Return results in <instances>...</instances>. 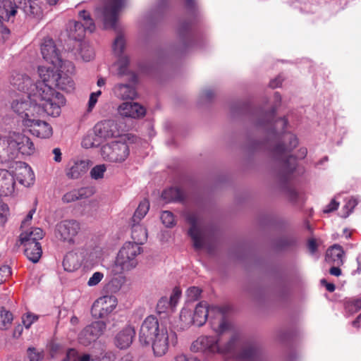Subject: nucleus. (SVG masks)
I'll list each match as a JSON object with an SVG mask.
<instances>
[{
    "instance_id": "1",
    "label": "nucleus",
    "mask_w": 361,
    "mask_h": 361,
    "mask_svg": "<svg viewBox=\"0 0 361 361\" xmlns=\"http://www.w3.org/2000/svg\"><path fill=\"white\" fill-rule=\"evenodd\" d=\"M71 62L65 61L57 67L39 66V76L41 80L35 87L38 92L35 95L39 98L47 115L53 117L59 116L61 112V106L66 104L63 95L52 89L56 86L67 92L74 90V82L70 75L73 73Z\"/></svg>"
},
{
    "instance_id": "2",
    "label": "nucleus",
    "mask_w": 361,
    "mask_h": 361,
    "mask_svg": "<svg viewBox=\"0 0 361 361\" xmlns=\"http://www.w3.org/2000/svg\"><path fill=\"white\" fill-rule=\"evenodd\" d=\"M287 123L285 118H280L275 121H260L257 124L267 132V140L264 145L279 162L280 176L284 180L289 178L296 168V159L290 153L298 145L295 135L285 132Z\"/></svg>"
},
{
    "instance_id": "3",
    "label": "nucleus",
    "mask_w": 361,
    "mask_h": 361,
    "mask_svg": "<svg viewBox=\"0 0 361 361\" xmlns=\"http://www.w3.org/2000/svg\"><path fill=\"white\" fill-rule=\"evenodd\" d=\"M140 341L145 344L152 343L156 356L161 357L166 353L169 343L176 342V334L169 331L163 324H159L154 316H149L143 321L139 334Z\"/></svg>"
},
{
    "instance_id": "4",
    "label": "nucleus",
    "mask_w": 361,
    "mask_h": 361,
    "mask_svg": "<svg viewBox=\"0 0 361 361\" xmlns=\"http://www.w3.org/2000/svg\"><path fill=\"white\" fill-rule=\"evenodd\" d=\"M202 336L195 340L190 346V350L194 353H202L206 355H213L216 353L224 354L234 353L239 342V336L235 334L224 345H220V335Z\"/></svg>"
},
{
    "instance_id": "5",
    "label": "nucleus",
    "mask_w": 361,
    "mask_h": 361,
    "mask_svg": "<svg viewBox=\"0 0 361 361\" xmlns=\"http://www.w3.org/2000/svg\"><path fill=\"white\" fill-rule=\"evenodd\" d=\"M213 312L216 314V317L213 319L211 317L210 322L212 329L216 333L224 334L228 331L231 325L224 318L221 310L216 307H209L207 302L202 301L198 303L192 314L193 324L201 326L207 321L209 314Z\"/></svg>"
},
{
    "instance_id": "6",
    "label": "nucleus",
    "mask_w": 361,
    "mask_h": 361,
    "mask_svg": "<svg viewBox=\"0 0 361 361\" xmlns=\"http://www.w3.org/2000/svg\"><path fill=\"white\" fill-rule=\"evenodd\" d=\"M185 217L190 224L188 235L190 237L195 250L202 249L207 244L209 237L207 228L201 214L194 212H186Z\"/></svg>"
},
{
    "instance_id": "7",
    "label": "nucleus",
    "mask_w": 361,
    "mask_h": 361,
    "mask_svg": "<svg viewBox=\"0 0 361 361\" xmlns=\"http://www.w3.org/2000/svg\"><path fill=\"white\" fill-rule=\"evenodd\" d=\"M141 252V247L136 243H126L119 250L114 264L116 274L130 271L137 264V257Z\"/></svg>"
},
{
    "instance_id": "8",
    "label": "nucleus",
    "mask_w": 361,
    "mask_h": 361,
    "mask_svg": "<svg viewBox=\"0 0 361 361\" xmlns=\"http://www.w3.org/2000/svg\"><path fill=\"white\" fill-rule=\"evenodd\" d=\"M78 15L84 20V23L70 20L66 25V32L69 38L79 41L83 38L86 30L92 32L95 25L90 14L85 10L80 11Z\"/></svg>"
},
{
    "instance_id": "9",
    "label": "nucleus",
    "mask_w": 361,
    "mask_h": 361,
    "mask_svg": "<svg viewBox=\"0 0 361 361\" xmlns=\"http://www.w3.org/2000/svg\"><path fill=\"white\" fill-rule=\"evenodd\" d=\"M42 102H35L33 100V97L26 94V97L17 99L14 100L11 104V107L15 112L18 114L24 115V122L27 118H31L35 114L39 115L43 112L46 113L43 106L41 105Z\"/></svg>"
},
{
    "instance_id": "10",
    "label": "nucleus",
    "mask_w": 361,
    "mask_h": 361,
    "mask_svg": "<svg viewBox=\"0 0 361 361\" xmlns=\"http://www.w3.org/2000/svg\"><path fill=\"white\" fill-rule=\"evenodd\" d=\"M130 154L128 145L123 142L116 141L104 145L101 148L102 159L111 163L124 161Z\"/></svg>"
},
{
    "instance_id": "11",
    "label": "nucleus",
    "mask_w": 361,
    "mask_h": 361,
    "mask_svg": "<svg viewBox=\"0 0 361 361\" xmlns=\"http://www.w3.org/2000/svg\"><path fill=\"white\" fill-rule=\"evenodd\" d=\"M126 0H105L102 8L97 9L105 28L114 27L120 11L125 6Z\"/></svg>"
},
{
    "instance_id": "12",
    "label": "nucleus",
    "mask_w": 361,
    "mask_h": 361,
    "mask_svg": "<svg viewBox=\"0 0 361 361\" xmlns=\"http://www.w3.org/2000/svg\"><path fill=\"white\" fill-rule=\"evenodd\" d=\"M117 305V299L113 295L98 298L92 305L91 314L94 318L104 319L110 314Z\"/></svg>"
},
{
    "instance_id": "13",
    "label": "nucleus",
    "mask_w": 361,
    "mask_h": 361,
    "mask_svg": "<svg viewBox=\"0 0 361 361\" xmlns=\"http://www.w3.org/2000/svg\"><path fill=\"white\" fill-rule=\"evenodd\" d=\"M105 329V322L102 321L92 322L84 328L79 334L78 337V342L84 346H88L99 338Z\"/></svg>"
},
{
    "instance_id": "14",
    "label": "nucleus",
    "mask_w": 361,
    "mask_h": 361,
    "mask_svg": "<svg viewBox=\"0 0 361 361\" xmlns=\"http://www.w3.org/2000/svg\"><path fill=\"white\" fill-rule=\"evenodd\" d=\"M80 229V224L77 221L64 220L56 225L55 233L59 240L73 243Z\"/></svg>"
},
{
    "instance_id": "15",
    "label": "nucleus",
    "mask_w": 361,
    "mask_h": 361,
    "mask_svg": "<svg viewBox=\"0 0 361 361\" xmlns=\"http://www.w3.org/2000/svg\"><path fill=\"white\" fill-rule=\"evenodd\" d=\"M10 82L13 87L25 94H28L30 98L31 96H32L34 101H40L39 98L35 95V93L38 91L35 87L38 85V81L32 84L30 78L27 75L20 73H13L11 77Z\"/></svg>"
},
{
    "instance_id": "16",
    "label": "nucleus",
    "mask_w": 361,
    "mask_h": 361,
    "mask_svg": "<svg viewBox=\"0 0 361 361\" xmlns=\"http://www.w3.org/2000/svg\"><path fill=\"white\" fill-rule=\"evenodd\" d=\"M41 53L43 59L51 64V67H57L63 62L62 61L59 51L51 38L44 39L41 44Z\"/></svg>"
},
{
    "instance_id": "17",
    "label": "nucleus",
    "mask_w": 361,
    "mask_h": 361,
    "mask_svg": "<svg viewBox=\"0 0 361 361\" xmlns=\"http://www.w3.org/2000/svg\"><path fill=\"white\" fill-rule=\"evenodd\" d=\"M98 139L102 142L109 138H112L119 135L117 124L113 120H105L97 123L93 128Z\"/></svg>"
},
{
    "instance_id": "18",
    "label": "nucleus",
    "mask_w": 361,
    "mask_h": 361,
    "mask_svg": "<svg viewBox=\"0 0 361 361\" xmlns=\"http://www.w3.org/2000/svg\"><path fill=\"white\" fill-rule=\"evenodd\" d=\"M17 158V149L13 140V133L0 137V161L7 162Z\"/></svg>"
},
{
    "instance_id": "19",
    "label": "nucleus",
    "mask_w": 361,
    "mask_h": 361,
    "mask_svg": "<svg viewBox=\"0 0 361 361\" xmlns=\"http://www.w3.org/2000/svg\"><path fill=\"white\" fill-rule=\"evenodd\" d=\"M25 125L30 128V132L40 138H48L52 135V128L45 121L35 118H27Z\"/></svg>"
},
{
    "instance_id": "20",
    "label": "nucleus",
    "mask_w": 361,
    "mask_h": 361,
    "mask_svg": "<svg viewBox=\"0 0 361 361\" xmlns=\"http://www.w3.org/2000/svg\"><path fill=\"white\" fill-rule=\"evenodd\" d=\"M13 140L17 149V157L20 154L30 156L35 152V147L30 137L21 134L13 133Z\"/></svg>"
},
{
    "instance_id": "21",
    "label": "nucleus",
    "mask_w": 361,
    "mask_h": 361,
    "mask_svg": "<svg viewBox=\"0 0 361 361\" xmlns=\"http://www.w3.org/2000/svg\"><path fill=\"white\" fill-rule=\"evenodd\" d=\"M118 111L122 116L133 118L142 117L146 113L144 106L137 102H124L118 106Z\"/></svg>"
},
{
    "instance_id": "22",
    "label": "nucleus",
    "mask_w": 361,
    "mask_h": 361,
    "mask_svg": "<svg viewBox=\"0 0 361 361\" xmlns=\"http://www.w3.org/2000/svg\"><path fill=\"white\" fill-rule=\"evenodd\" d=\"M15 186L14 176L7 170L0 169V194L4 196L13 195Z\"/></svg>"
},
{
    "instance_id": "23",
    "label": "nucleus",
    "mask_w": 361,
    "mask_h": 361,
    "mask_svg": "<svg viewBox=\"0 0 361 361\" xmlns=\"http://www.w3.org/2000/svg\"><path fill=\"white\" fill-rule=\"evenodd\" d=\"M49 5H55L59 0H44ZM24 12L27 16L34 18H39L42 16V9L38 6L36 0H24L23 3L20 4Z\"/></svg>"
},
{
    "instance_id": "24",
    "label": "nucleus",
    "mask_w": 361,
    "mask_h": 361,
    "mask_svg": "<svg viewBox=\"0 0 361 361\" xmlns=\"http://www.w3.org/2000/svg\"><path fill=\"white\" fill-rule=\"evenodd\" d=\"M135 334V331L131 326L125 327L116 334V345L121 349L128 348L133 342Z\"/></svg>"
},
{
    "instance_id": "25",
    "label": "nucleus",
    "mask_w": 361,
    "mask_h": 361,
    "mask_svg": "<svg viewBox=\"0 0 361 361\" xmlns=\"http://www.w3.org/2000/svg\"><path fill=\"white\" fill-rule=\"evenodd\" d=\"M344 251L342 247L335 244L330 247L326 252V261L335 266H341L343 264Z\"/></svg>"
},
{
    "instance_id": "26",
    "label": "nucleus",
    "mask_w": 361,
    "mask_h": 361,
    "mask_svg": "<svg viewBox=\"0 0 361 361\" xmlns=\"http://www.w3.org/2000/svg\"><path fill=\"white\" fill-rule=\"evenodd\" d=\"M44 231L39 228H32L29 231H23L20 235L21 244L24 246L27 243H39V240L42 239Z\"/></svg>"
},
{
    "instance_id": "27",
    "label": "nucleus",
    "mask_w": 361,
    "mask_h": 361,
    "mask_svg": "<svg viewBox=\"0 0 361 361\" xmlns=\"http://www.w3.org/2000/svg\"><path fill=\"white\" fill-rule=\"evenodd\" d=\"M17 179L25 187L32 185L35 181V174L31 167L25 163H20V171L18 173Z\"/></svg>"
},
{
    "instance_id": "28",
    "label": "nucleus",
    "mask_w": 361,
    "mask_h": 361,
    "mask_svg": "<svg viewBox=\"0 0 361 361\" xmlns=\"http://www.w3.org/2000/svg\"><path fill=\"white\" fill-rule=\"evenodd\" d=\"M89 161L80 160L75 161L67 171L66 175L72 179H77L83 176L88 170Z\"/></svg>"
},
{
    "instance_id": "29",
    "label": "nucleus",
    "mask_w": 361,
    "mask_h": 361,
    "mask_svg": "<svg viewBox=\"0 0 361 361\" xmlns=\"http://www.w3.org/2000/svg\"><path fill=\"white\" fill-rule=\"evenodd\" d=\"M16 13V8L10 0H0V24L8 21Z\"/></svg>"
},
{
    "instance_id": "30",
    "label": "nucleus",
    "mask_w": 361,
    "mask_h": 361,
    "mask_svg": "<svg viewBox=\"0 0 361 361\" xmlns=\"http://www.w3.org/2000/svg\"><path fill=\"white\" fill-rule=\"evenodd\" d=\"M239 357L245 361H259V350L254 344L244 345Z\"/></svg>"
},
{
    "instance_id": "31",
    "label": "nucleus",
    "mask_w": 361,
    "mask_h": 361,
    "mask_svg": "<svg viewBox=\"0 0 361 361\" xmlns=\"http://www.w3.org/2000/svg\"><path fill=\"white\" fill-rule=\"evenodd\" d=\"M114 92L116 97L122 99H133L136 96L135 88L129 85H117L114 88Z\"/></svg>"
},
{
    "instance_id": "32",
    "label": "nucleus",
    "mask_w": 361,
    "mask_h": 361,
    "mask_svg": "<svg viewBox=\"0 0 361 361\" xmlns=\"http://www.w3.org/2000/svg\"><path fill=\"white\" fill-rule=\"evenodd\" d=\"M24 247L25 255L27 258L33 263H37L39 260L42 253L40 243H27V245Z\"/></svg>"
},
{
    "instance_id": "33",
    "label": "nucleus",
    "mask_w": 361,
    "mask_h": 361,
    "mask_svg": "<svg viewBox=\"0 0 361 361\" xmlns=\"http://www.w3.org/2000/svg\"><path fill=\"white\" fill-rule=\"evenodd\" d=\"M80 262L77 253L70 252L66 255L63 261V266L66 271H73L80 267Z\"/></svg>"
},
{
    "instance_id": "34",
    "label": "nucleus",
    "mask_w": 361,
    "mask_h": 361,
    "mask_svg": "<svg viewBox=\"0 0 361 361\" xmlns=\"http://www.w3.org/2000/svg\"><path fill=\"white\" fill-rule=\"evenodd\" d=\"M132 227V238L134 240L133 243L138 245L143 244L147 238V230L137 223H131Z\"/></svg>"
},
{
    "instance_id": "35",
    "label": "nucleus",
    "mask_w": 361,
    "mask_h": 361,
    "mask_svg": "<svg viewBox=\"0 0 361 361\" xmlns=\"http://www.w3.org/2000/svg\"><path fill=\"white\" fill-rule=\"evenodd\" d=\"M184 192L178 188H170L165 190L161 195L166 202L181 201L184 198Z\"/></svg>"
},
{
    "instance_id": "36",
    "label": "nucleus",
    "mask_w": 361,
    "mask_h": 361,
    "mask_svg": "<svg viewBox=\"0 0 361 361\" xmlns=\"http://www.w3.org/2000/svg\"><path fill=\"white\" fill-rule=\"evenodd\" d=\"M98 138L99 137L97 136V134L94 130L92 129V131H90L83 137L81 145L84 148L86 149L98 147L102 143L101 140Z\"/></svg>"
},
{
    "instance_id": "37",
    "label": "nucleus",
    "mask_w": 361,
    "mask_h": 361,
    "mask_svg": "<svg viewBox=\"0 0 361 361\" xmlns=\"http://www.w3.org/2000/svg\"><path fill=\"white\" fill-rule=\"evenodd\" d=\"M149 209L148 200H143L139 204L131 220V223L140 224V221L145 216Z\"/></svg>"
},
{
    "instance_id": "38",
    "label": "nucleus",
    "mask_w": 361,
    "mask_h": 361,
    "mask_svg": "<svg viewBox=\"0 0 361 361\" xmlns=\"http://www.w3.org/2000/svg\"><path fill=\"white\" fill-rule=\"evenodd\" d=\"M128 64L129 59L126 56H120L114 65L116 74L119 76L128 75L129 73Z\"/></svg>"
},
{
    "instance_id": "39",
    "label": "nucleus",
    "mask_w": 361,
    "mask_h": 361,
    "mask_svg": "<svg viewBox=\"0 0 361 361\" xmlns=\"http://www.w3.org/2000/svg\"><path fill=\"white\" fill-rule=\"evenodd\" d=\"M13 319V314L4 309L0 310V329L6 330L11 326Z\"/></svg>"
},
{
    "instance_id": "40",
    "label": "nucleus",
    "mask_w": 361,
    "mask_h": 361,
    "mask_svg": "<svg viewBox=\"0 0 361 361\" xmlns=\"http://www.w3.org/2000/svg\"><path fill=\"white\" fill-rule=\"evenodd\" d=\"M345 310L350 314H353L361 310V298H352L345 302Z\"/></svg>"
},
{
    "instance_id": "41",
    "label": "nucleus",
    "mask_w": 361,
    "mask_h": 361,
    "mask_svg": "<svg viewBox=\"0 0 361 361\" xmlns=\"http://www.w3.org/2000/svg\"><path fill=\"white\" fill-rule=\"evenodd\" d=\"M106 171L105 164H99L94 166L90 171V176L94 180L103 178L104 173Z\"/></svg>"
},
{
    "instance_id": "42",
    "label": "nucleus",
    "mask_w": 361,
    "mask_h": 361,
    "mask_svg": "<svg viewBox=\"0 0 361 361\" xmlns=\"http://www.w3.org/2000/svg\"><path fill=\"white\" fill-rule=\"evenodd\" d=\"M125 39L123 36H118L113 44V50L115 54H116L118 57L121 56L123 49L125 48Z\"/></svg>"
},
{
    "instance_id": "43",
    "label": "nucleus",
    "mask_w": 361,
    "mask_h": 361,
    "mask_svg": "<svg viewBox=\"0 0 361 361\" xmlns=\"http://www.w3.org/2000/svg\"><path fill=\"white\" fill-rule=\"evenodd\" d=\"M27 356L29 361H42L44 358V352L37 350L34 347H30L27 349Z\"/></svg>"
},
{
    "instance_id": "44",
    "label": "nucleus",
    "mask_w": 361,
    "mask_h": 361,
    "mask_svg": "<svg viewBox=\"0 0 361 361\" xmlns=\"http://www.w3.org/2000/svg\"><path fill=\"white\" fill-rule=\"evenodd\" d=\"M80 55L85 61H90L94 58V54L92 47L86 44H82L80 49Z\"/></svg>"
},
{
    "instance_id": "45",
    "label": "nucleus",
    "mask_w": 361,
    "mask_h": 361,
    "mask_svg": "<svg viewBox=\"0 0 361 361\" xmlns=\"http://www.w3.org/2000/svg\"><path fill=\"white\" fill-rule=\"evenodd\" d=\"M162 223L166 227H172L175 225V218L173 214L169 211H164L161 215Z\"/></svg>"
},
{
    "instance_id": "46",
    "label": "nucleus",
    "mask_w": 361,
    "mask_h": 361,
    "mask_svg": "<svg viewBox=\"0 0 361 361\" xmlns=\"http://www.w3.org/2000/svg\"><path fill=\"white\" fill-rule=\"evenodd\" d=\"M10 216V209L7 204L0 202V224H5Z\"/></svg>"
},
{
    "instance_id": "47",
    "label": "nucleus",
    "mask_w": 361,
    "mask_h": 361,
    "mask_svg": "<svg viewBox=\"0 0 361 361\" xmlns=\"http://www.w3.org/2000/svg\"><path fill=\"white\" fill-rule=\"evenodd\" d=\"M173 308L167 297H162L157 302V310L161 314L165 312L168 309Z\"/></svg>"
},
{
    "instance_id": "48",
    "label": "nucleus",
    "mask_w": 361,
    "mask_h": 361,
    "mask_svg": "<svg viewBox=\"0 0 361 361\" xmlns=\"http://www.w3.org/2000/svg\"><path fill=\"white\" fill-rule=\"evenodd\" d=\"M78 195L79 199H85L91 197L95 192V190L93 187H83L77 190Z\"/></svg>"
},
{
    "instance_id": "49",
    "label": "nucleus",
    "mask_w": 361,
    "mask_h": 361,
    "mask_svg": "<svg viewBox=\"0 0 361 361\" xmlns=\"http://www.w3.org/2000/svg\"><path fill=\"white\" fill-rule=\"evenodd\" d=\"M180 320L186 325L193 324L192 315L190 311L188 309L183 308L180 314Z\"/></svg>"
},
{
    "instance_id": "50",
    "label": "nucleus",
    "mask_w": 361,
    "mask_h": 361,
    "mask_svg": "<svg viewBox=\"0 0 361 361\" xmlns=\"http://www.w3.org/2000/svg\"><path fill=\"white\" fill-rule=\"evenodd\" d=\"M78 200L80 199L78 195L77 190H73L70 192H66L62 197V200L65 203H70Z\"/></svg>"
},
{
    "instance_id": "51",
    "label": "nucleus",
    "mask_w": 361,
    "mask_h": 361,
    "mask_svg": "<svg viewBox=\"0 0 361 361\" xmlns=\"http://www.w3.org/2000/svg\"><path fill=\"white\" fill-rule=\"evenodd\" d=\"M104 278V274L102 272H94L87 281L89 286H94L97 285Z\"/></svg>"
},
{
    "instance_id": "52",
    "label": "nucleus",
    "mask_w": 361,
    "mask_h": 361,
    "mask_svg": "<svg viewBox=\"0 0 361 361\" xmlns=\"http://www.w3.org/2000/svg\"><path fill=\"white\" fill-rule=\"evenodd\" d=\"M11 268L7 265L0 267V284L5 282L11 276Z\"/></svg>"
},
{
    "instance_id": "53",
    "label": "nucleus",
    "mask_w": 361,
    "mask_h": 361,
    "mask_svg": "<svg viewBox=\"0 0 361 361\" xmlns=\"http://www.w3.org/2000/svg\"><path fill=\"white\" fill-rule=\"evenodd\" d=\"M37 319V316L31 314L27 313L23 316L22 317V322L23 325L25 326L26 329H28L30 327V326L32 324V323Z\"/></svg>"
},
{
    "instance_id": "54",
    "label": "nucleus",
    "mask_w": 361,
    "mask_h": 361,
    "mask_svg": "<svg viewBox=\"0 0 361 361\" xmlns=\"http://www.w3.org/2000/svg\"><path fill=\"white\" fill-rule=\"evenodd\" d=\"M101 94V90H98L95 92H92L90 94V99L88 101V111H91L93 109Z\"/></svg>"
},
{
    "instance_id": "55",
    "label": "nucleus",
    "mask_w": 361,
    "mask_h": 361,
    "mask_svg": "<svg viewBox=\"0 0 361 361\" xmlns=\"http://www.w3.org/2000/svg\"><path fill=\"white\" fill-rule=\"evenodd\" d=\"M181 292L178 288H174L170 298H169V301L170 302L171 305L173 308L178 303Z\"/></svg>"
},
{
    "instance_id": "56",
    "label": "nucleus",
    "mask_w": 361,
    "mask_h": 361,
    "mask_svg": "<svg viewBox=\"0 0 361 361\" xmlns=\"http://www.w3.org/2000/svg\"><path fill=\"white\" fill-rule=\"evenodd\" d=\"M201 290L197 287H191L188 289L187 294L190 300H195L200 295Z\"/></svg>"
},
{
    "instance_id": "57",
    "label": "nucleus",
    "mask_w": 361,
    "mask_h": 361,
    "mask_svg": "<svg viewBox=\"0 0 361 361\" xmlns=\"http://www.w3.org/2000/svg\"><path fill=\"white\" fill-rule=\"evenodd\" d=\"M10 30L6 27L0 25V43H4L8 39L10 36Z\"/></svg>"
},
{
    "instance_id": "58",
    "label": "nucleus",
    "mask_w": 361,
    "mask_h": 361,
    "mask_svg": "<svg viewBox=\"0 0 361 361\" xmlns=\"http://www.w3.org/2000/svg\"><path fill=\"white\" fill-rule=\"evenodd\" d=\"M357 204V200L352 197L346 202L345 205V209H348V212L344 216V217H346L349 215V214L353 211L354 207Z\"/></svg>"
},
{
    "instance_id": "59",
    "label": "nucleus",
    "mask_w": 361,
    "mask_h": 361,
    "mask_svg": "<svg viewBox=\"0 0 361 361\" xmlns=\"http://www.w3.org/2000/svg\"><path fill=\"white\" fill-rule=\"evenodd\" d=\"M96 361H115V355L111 353L101 354L100 356L97 355Z\"/></svg>"
},
{
    "instance_id": "60",
    "label": "nucleus",
    "mask_w": 361,
    "mask_h": 361,
    "mask_svg": "<svg viewBox=\"0 0 361 361\" xmlns=\"http://www.w3.org/2000/svg\"><path fill=\"white\" fill-rule=\"evenodd\" d=\"M338 205H339V203L337 202L334 199L331 201V202L328 205L326 206V207L324 209L323 212H324V213H330L333 211L336 210Z\"/></svg>"
},
{
    "instance_id": "61",
    "label": "nucleus",
    "mask_w": 361,
    "mask_h": 361,
    "mask_svg": "<svg viewBox=\"0 0 361 361\" xmlns=\"http://www.w3.org/2000/svg\"><path fill=\"white\" fill-rule=\"evenodd\" d=\"M78 353L75 349H69L66 353V358L68 361H78Z\"/></svg>"
},
{
    "instance_id": "62",
    "label": "nucleus",
    "mask_w": 361,
    "mask_h": 361,
    "mask_svg": "<svg viewBox=\"0 0 361 361\" xmlns=\"http://www.w3.org/2000/svg\"><path fill=\"white\" fill-rule=\"evenodd\" d=\"M214 95V92L212 90L207 89L202 92L200 97L203 101L210 100Z\"/></svg>"
},
{
    "instance_id": "63",
    "label": "nucleus",
    "mask_w": 361,
    "mask_h": 361,
    "mask_svg": "<svg viewBox=\"0 0 361 361\" xmlns=\"http://www.w3.org/2000/svg\"><path fill=\"white\" fill-rule=\"evenodd\" d=\"M97 355H90V354H82L78 355V361H96Z\"/></svg>"
},
{
    "instance_id": "64",
    "label": "nucleus",
    "mask_w": 361,
    "mask_h": 361,
    "mask_svg": "<svg viewBox=\"0 0 361 361\" xmlns=\"http://www.w3.org/2000/svg\"><path fill=\"white\" fill-rule=\"evenodd\" d=\"M35 212V209H31L29 213L27 214L25 219L22 221L21 224V228L23 229L25 227L27 226L30 224V222L31 221L32 219V216L34 213Z\"/></svg>"
}]
</instances>
